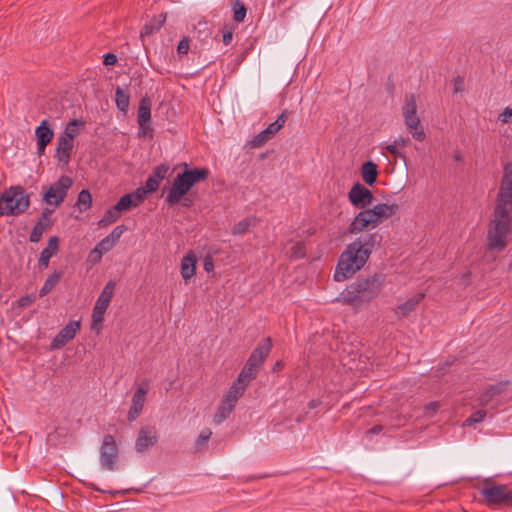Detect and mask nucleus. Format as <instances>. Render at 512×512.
I'll return each instance as SVG.
<instances>
[{"label":"nucleus","instance_id":"bb28decb","mask_svg":"<svg viewBox=\"0 0 512 512\" xmlns=\"http://www.w3.org/2000/svg\"><path fill=\"white\" fill-rule=\"evenodd\" d=\"M361 175L365 183L373 185L377 180L378 166L372 161L365 162L361 168Z\"/></svg>","mask_w":512,"mask_h":512},{"label":"nucleus","instance_id":"9b49d317","mask_svg":"<svg viewBox=\"0 0 512 512\" xmlns=\"http://www.w3.org/2000/svg\"><path fill=\"white\" fill-rule=\"evenodd\" d=\"M118 458V448L112 435L104 436L100 447V463L101 467L108 471L116 469V460Z\"/></svg>","mask_w":512,"mask_h":512},{"label":"nucleus","instance_id":"c03bdc74","mask_svg":"<svg viewBox=\"0 0 512 512\" xmlns=\"http://www.w3.org/2000/svg\"><path fill=\"white\" fill-rule=\"evenodd\" d=\"M147 194L148 193H146V191L142 187L137 188L133 193H128V195L132 196L134 206L140 205L146 198Z\"/></svg>","mask_w":512,"mask_h":512},{"label":"nucleus","instance_id":"a878e982","mask_svg":"<svg viewBox=\"0 0 512 512\" xmlns=\"http://www.w3.org/2000/svg\"><path fill=\"white\" fill-rule=\"evenodd\" d=\"M54 132L50 128L47 120H43L40 125L35 129V137L37 143L49 144L53 139Z\"/></svg>","mask_w":512,"mask_h":512},{"label":"nucleus","instance_id":"1a4fd4ad","mask_svg":"<svg viewBox=\"0 0 512 512\" xmlns=\"http://www.w3.org/2000/svg\"><path fill=\"white\" fill-rule=\"evenodd\" d=\"M242 395V391L237 390L236 387H229L228 391L222 398L216 413L214 414V424H221L231 415L237 404V401Z\"/></svg>","mask_w":512,"mask_h":512},{"label":"nucleus","instance_id":"aec40b11","mask_svg":"<svg viewBox=\"0 0 512 512\" xmlns=\"http://www.w3.org/2000/svg\"><path fill=\"white\" fill-rule=\"evenodd\" d=\"M74 148L72 141L59 137L57 140V148L55 158L59 163L67 165L70 162L71 154Z\"/></svg>","mask_w":512,"mask_h":512},{"label":"nucleus","instance_id":"ea45409f","mask_svg":"<svg viewBox=\"0 0 512 512\" xmlns=\"http://www.w3.org/2000/svg\"><path fill=\"white\" fill-rule=\"evenodd\" d=\"M114 206L120 213L130 209L131 207H135L132 196L128 194L123 195Z\"/></svg>","mask_w":512,"mask_h":512},{"label":"nucleus","instance_id":"412c9836","mask_svg":"<svg viewBox=\"0 0 512 512\" xmlns=\"http://www.w3.org/2000/svg\"><path fill=\"white\" fill-rule=\"evenodd\" d=\"M425 293L419 292L415 294L414 296L410 297L407 301L404 303L398 305L395 308V313L398 318H405L407 317L411 312H413L416 307L421 303V301L424 299Z\"/></svg>","mask_w":512,"mask_h":512},{"label":"nucleus","instance_id":"a211bd4d","mask_svg":"<svg viewBox=\"0 0 512 512\" xmlns=\"http://www.w3.org/2000/svg\"><path fill=\"white\" fill-rule=\"evenodd\" d=\"M259 370L260 369L257 367L250 366L248 363H246L231 387H236L237 390L242 391V394H244L249 383L256 378Z\"/></svg>","mask_w":512,"mask_h":512},{"label":"nucleus","instance_id":"cd10ccee","mask_svg":"<svg viewBox=\"0 0 512 512\" xmlns=\"http://www.w3.org/2000/svg\"><path fill=\"white\" fill-rule=\"evenodd\" d=\"M115 103L119 111L127 113L130 104V94L126 89L117 87L115 90Z\"/></svg>","mask_w":512,"mask_h":512},{"label":"nucleus","instance_id":"2f4dec72","mask_svg":"<svg viewBox=\"0 0 512 512\" xmlns=\"http://www.w3.org/2000/svg\"><path fill=\"white\" fill-rule=\"evenodd\" d=\"M62 277V272H53L44 282L42 288L40 289V296L47 295L49 292L53 290V288L58 284Z\"/></svg>","mask_w":512,"mask_h":512},{"label":"nucleus","instance_id":"7c9ffc66","mask_svg":"<svg viewBox=\"0 0 512 512\" xmlns=\"http://www.w3.org/2000/svg\"><path fill=\"white\" fill-rule=\"evenodd\" d=\"M256 225L255 217H247L236 223L232 228L233 235H243L247 233L251 226Z\"/></svg>","mask_w":512,"mask_h":512},{"label":"nucleus","instance_id":"37998d69","mask_svg":"<svg viewBox=\"0 0 512 512\" xmlns=\"http://www.w3.org/2000/svg\"><path fill=\"white\" fill-rule=\"evenodd\" d=\"M305 245L302 242L295 243L291 248V258L301 259L305 256Z\"/></svg>","mask_w":512,"mask_h":512},{"label":"nucleus","instance_id":"864d4df0","mask_svg":"<svg viewBox=\"0 0 512 512\" xmlns=\"http://www.w3.org/2000/svg\"><path fill=\"white\" fill-rule=\"evenodd\" d=\"M511 117H512V109L510 107H506L503 110V112L500 114V120L503 123H508Z\"/></svg>","mask_w":512,"mask_h":512},{"label":"nucleus","instance_id":"e2e57ef3","mask_svg":"<svg viewBox=\"0 0 512 512\" xmlns=\"http://www.w3.org/2000/svg\"><path fill=\"white\" fill-rule=\"evenodd\" d=\"M204 269L206 271H211L213 269V263L211 261L205 260Z\"/></svg>","mask_w":512,"mask_h":512},{"label":"nucleus","instance_id":"f3484780","mask_svg":"<svg viewBox=\"0 0 512 512\" xmlns=\"http://www.w3.org/2000/svg\"><path fill=\"white\" fill-rule=\"evenodd\" d=\"M52 213V210L45 208L41 212V215L39 219L37 220L36 224L34 225L29 240L32 243H37L41 240L42 235L51 227L52 220L50 218V215Z\"/></svg>","mask_w":512,"mask_h":512},{"label":"nucleus","instance_id":"5701e85b","mask_svg":"<svg viewBox=\"0 0 512 512\" xmlns=\"http://www.w3.org/2000/svg\"><path fill=\"white\" fill-rule=\"evenodd\" d=\"M151 106L152 101L149 97L145 96L139 101L137 111V122L139 127L145 128V124H148L151 120Z\"/></svg>","mask_w":512,"mask_h":512},{"label":"nucleus","instance_id":"052dcab7","mask_svg":"<svg viewBox=\"0 0 512 512\" xmlns=\"http://www.w3.org/2000/svg\"><path fill=\"white\" fill-rule=\"evenodd\" d=\"M438 406H439L438 402H431V403H429V404L426 406V411H430V410H432V411H436V410H437V408H438Z\"/></svg>","mask_w":512,"mask_h":512},{"label":"nucleus","instance_id":"4d7b16f0","mask_svg":"<svg viewBox=\"0 0 512 512\" xmlns=\"http://www.w3.org/2000/svg\"><path fill=\"white\" fill-rule=\"evenodd\" d=\"M383 430V426L382 425H375L373 426L371 429H369L367 431V434H379L380 432H382Z\"/></svg>","mask_w":512,"mask_h":512},{"label":"nucleus","instance_id":"6ab92c4d","mask_svg":"<svg viewBox=\"0 0 512 512\" xmlns=\"http://www.w3.org/2000/svg\"><path fill=\"white\" fill-rule=\"evenodd\" d=\"M59 250V238L52 236L49 238L47 246L41 251L38 264L41 269L48 267L50 259L57 254Z\"/></svg>","mask_w":512,"mask_h":512},{"label":"nucleus","instance_id":"4be33fe9","mask_svg":"<svg viewBox=\"0 0 512 512\" xmlns=\"http://www.w3.org/2000/svg\"><path fill=\"white\" fill-rule=\"evenodd\" d=\"M507 383H497L487 387L478 398L480 406H487L495 396L500 395L506 388Z\"/></svg>","mask_w":512,"mask_h":512},{"label":"nucleus","instance_id":"39448f33","mask_svg":"<svg viewBox=\"0 0 512 512\" xmlns=\"http://www.w3.org/2000/svg\"><path fill=\"white\" fill-rule=\"evenodd\" d=\"M383 281L382 275L379 274L359 278L342 293L343 302L355 307L369 303L382 290Z\"/></svg>","mask_w":512,"mask_h":512},{"label":"nucleus","instance_id":"13d9d810","mask_svg":"<svg viewBox=\"0 0 512 512\" xmlns=\"http://www.w3.org/2000/svg\"><path fill=\"white\" fill-rule=\"evenodd\" d=\"M234 34H222V41L225 45H229L233 40Z\"/></svg>","mask_w":512,"mask_h":512},{"label":"nucleus","instance_id":"c9c22d12","mask_svg":"<svg viewBox=\"0 0 512 512\" xmlns=\"http://www.w3.org/2000/svg\"><path fill=\"white\" fill-rule=\"evenodd\" d=\"M166 21V15L161 13L157 18L150 21L149 24L145 25V32H153L160 30Z\"/></svg>","mask_w":512,"mask_h":512},{"label":"nucleus","instance_id":"423d86ee","mask_svg":"<svg viewBox=\"0 0 512 512\" xmlns=\"http://www.w3.org/2000/svg\"><path fill=\"white\" fill-rule=\"evenodd\" d=\"M30 206V196L21 185L10 186L0 194V215L20 216Z\"/></svg>","mask_w":512,"mask_h":512},{"label":"nucleus","instance_id":"79ce46f5","mask_svg":"<svg viewBox=\"0 0 512 512\" xmlns=\"http://www.w3.org/2000/svg\"><path fill=\"white\" fill-rule=\"evenodd\" d=\"M116 245V243L110 239L108 236L104 237L95 247L102 252V254H105L113 249V247Z\"/></svg>","mask_w":512,"mask_h":512},{"label":"nucleus","instance_id":"20e7f679","mask_svg":"<svg viewBox=\"0 0 512 512\" xmlns=\"http://www.w3.org/2000/svg\"><path fill=\"white\" fill-rule=\"evenodd\" d=\"M397 204L379 203L373 208L360 209L347 228L352 235L375 229L398 211Z\"/></svg>","mask_w":512,"mask_h":512},{"label":"nucleus","instance_id":"0eeeda50","mask_svg":"<svg viewBox=\"0 0 512 512\" xmlns=\"http://www.w3.org/2000/svg\"><path fill=\"white\" fill-rule=\"evenodd\" d=\"M480 494L489 507H512V490L507 485L494 484L490 479H486Z\"/></svg>","mask_w":512,"mask_h":512},{"label":"nucleus","instance_id":"6e6d98bb","mask_svg":"<svg viewBox=\"0 0 512 512\" xmlns=\"http://www.w3.org/2000/svg\"><path fill=\"white\" fill-rule=\"evenodd\" d=\"M140 130H139V134L140 135H149L150 137H152V128L150 127L149 123L148 124H145V128L143 127H139Z\"/></svg>","mask_w":512,"mask_h":512},{"label":"nucleus","instance_id":"8fccbe9b","mask_svg":"<svg viewBox=\"0 0 512 512\" xmlns=\"http://www.w3.org/2000/svg\"><path fill=\"white\" fill-rule=\"evenodd\" d=\"M103 255H104V254H102V252H101V251H99L96 247H94V248L90 251L88 258H89V260H90L92 263H98V262H100V260H101V258H102V256H103Z\"/></svg>","mask_w":512,"mask_h":512},{"label":"nucleus","instance_id":"c85d7f7f","mask_svg":"<svg viewBox=\"0 0 512 512\" xmlns=\"http://www.w3.org/2000/svg\"><path fill=\"white\" fill-rule=\"evenodd\" d=\"M402 115L403 118L417 115V103L414 94H408L405 96L404 104L402 106Z\"/></svg>","mask_w":512,"mask_h":512},{"label":"nucleus","instance_id":"ddd939ff","mask_svg":"<svg viewBox=\"0 0 512 512\" xmlns=\"http://www.w3.org/2000/svg\"><path fill=\"white\" fill-rule=\"evenodd\" d=\"M350 203L357 209H367L372 205L373 193L361 183L354 184L348 192Z\"/></svg>","mask_w":512,"mask_h":512},{"label":"nucleus","instance_id":"e433bc0d","mask_svg":"<svg viewBox=\"0 0 512 512\" xmlns=\"http://www.w3.org/2000/svg\"><path fill=\"white\" fill-rule=\"evenodd\" d=\"M168 171L169 166L167 164H160L153 168L150 176L160 183L162 180L166 178Z\"/></svg>","mask_w":512,"mask_h":512},{"label":"nucleus","instance_id":"7ed1b4c3","mask_svg":"<svg viewBox=\"0 0 512 512\" xmlns=\"http://www.w3.org/2000/svg\"><path fill=\"white\" fill-rule=\"evenodd\" d=\"M184 171L179 173L173 180L171 186L163 187V195L165 194V202L169 207H174L181 203L183 207H191L192 200L186 195L190 189L197 183L205 181L210 171L208 168L188 169L187 163H183Z\"/></svg>","mask_w":512,"mask_h":512},{"label":"nucleus","instance_id":"338daca9","mask_svg":"<svg viewBox=\"0 0 512 512\" xmlns=\"http://www.w3.org/2000/svg\"><path fill=\"white\" fill-rule=\"evenodd\" d=\"M263 131H264V134L267 135L269 140L274 136L267 128L264 129Z\"/></svg>","mask_w":512,"mask_h":512},{"label":"nucleus","instance_id":"473e14b6","mask_svg":"<svg viewBox=\"0 0 512 512\" xmlns=\"http://www.w3.org/2000/svg\"><path fill=\"white\" fill-rule=\"evenodd\" d=\"M120 214L121 213L118 211V209H116L115 206H112L105 212L103 217L98 221V226L99 227L108 226L109 224L115 222L120 217Z\"/></svg>","mask_w":512,"mask_h":512},{"label":"nucleus","instance_id":"b1692460","mask_svg":"<svg viewBox=\"0 0 512 512\" xmlns=\"http://www.w3.org/2000/svg\"><path fill=\"white\" fill-rule=\"evenodd\" d=\"M404 123L414 139L418 141H423L425 139L426 135L423 127L421 126L418 115L404 118Z\"/></svg>","mask_w":512,"mask_h":512},{"label":"nucleus","instance_id":"72a5a7b5","mask_svg":"<svg viewBox=\"0 0 512 512\" xmlns=\"http://www.w3.org/2000/svg\"><path fill=\"white\" fill-rule=\"evenodd\" d=\"M76 205L80 211L89 209L92 205L91 193L86 189L82 190L78 195Z\"/></svg>","mask_w":512,"mask_h":512},{"label":"nucleus","instance_id":"6e6552de","mask_svg":"<svg viewBox=\"0 0 512 512\" xmlns=\"http://www.w3.org/2000/svg\"><path fill=\"white\" fill-rule=\"evenodd\" d=\"M73 181L69 176L62 175L51 184L43 194V201L47 205L58 207L67 196L68 190L72 187Z\"/></svg>","mask_w":512,"mask_h":512},{"label":"nucleus","instance_id":"de8ad7c7","mask_svg":"<svg viewBox=\"0 0 512 512\" xmlns=\"http://www.w3.org/2000/svg\"><path fill=\"white\" fill-rule=\"evenodd\" d=\"M268 137L266 134H264V131H261L260 133H258L257 135H255L251 141V144L253 147L255 148H259L261 146H263L267 141H268Z\"/></svg>","mask_w":512,"mask_h":512},{"label":"nucleus","instance_id":"f03ea898","mask_svg":"<svg viewBox=\"0 0 512 512\" xmlns=\"http://www.w3.org/2000/svg\"><path fill=\"white\" fill-rule=\"evenodd\" d=\"M381 241V234L373 232L361 234L349 243L339 257L334 280L337 282L345 281L360 271L367 263L374 248Z\"/></svg>","mask_w":512,"mask_h":512},{"label":"nucleus","instance_id":"3c124183","mask_svg":"<svg viewBox=\"0 0 512 512\" xmlns=\"http://www.w3.org/2000/svg\"><path fill=\"white\" fill-rule=\"evenodd\" d=\"M464 90V80L462 77L457 76L453 80V91L454 93H459Z\"/></svg>","mask_w":512,"mask_h":512},{"label":"nucleus","instance_id":"603ef678","mask_svg":"<svg viewBox=\"0 0 512 512\" xmlns=\"http://www.w3.org/2000/svg\"><path fill=\"white\" fill-rule=\"evenodd\" d=\"M117 62V56L113 53H107L103 56V64L105 66H113Z\"/></svg>","mask_w":512,"mask_h":512},{"label":"nucleus","instance_id":"69168bd1","mask_svg":"<svg viewBox=\"0 0 512 512\" xmlns=\"http://www.w3.org/2000/svg\"><path fill=\"white\" fill-rule=\"evenodd\" d=\"M282 368H283V362H282V361H277V362L274 364V366H273V370H274V371H278V370H280V369H282Z\"/></svg>","mask_w":512,"mask_h":512},{"label":"nucleus","instance_id":"5fc2aeb1","mask_svg":"<svg viewBox=\"0 0 512 512\" xmlns=\"http://www.w3.org/2000/svg\"><path fill=\"white\" fill-rule=\"evenodd\" d=\"M386 150H387L390 154H392V155H394V156H396V157H397V156H400V153H399V151H398V149H397V144H396V143H393V144L387 145V146H386Z\"/></svg>","mask_w":512,"mask_h":512},{"label":"nucleus","instance_id":"dca6fc26","mask_svg":"<svg viewBox=\"0 0 512 512\" xmlns=\"http://www.w3.org/2000/svg\"><path fill=\"white\" fill-rule=\"evenodd\" d=\"M81 328L80 320L70 321L51 342V349H60L72 340Z\"/></svg>","mask_w":512,"mask_h":512},{"label":"nucleus","instance_id":"bf43d9fd","mask_svg":"<svg viewBox=\"0 0 512 512\" xmlns=\"http://www.w3.org/2000/svg\"><path fill=\"white\" fill-rule=\"evenodd\" d=\"M48 144L37 143V153L39 156L45 153V149Z\"/></svg>","mask_w":512,"mask_h":512},{"label":"nucleus","instance_id":"774afa93","mask_svg":"<svg viewBox=\"0 0 512 512\" xmlns=\"http://www.w3.org/2000/svg\"><path fill=\"white\" fill-rule=\"evenodd\" d=\"M454 159H455L456 161H460V160H461V155H460L459 153H456V154L454 155Z\"/></svg>","mask_w":512,"mask_h":512},{"label":"nucleus","instance_id":"9d476101","mask_svg":"<svg viewBox=\"0 0 512 512\" xmlns=\"http://www.w3.org/2000/svg\"><path fill=\"white\" fill-rule=\"evenodd\" d=\"M115 283L109 281L99 295L92 312V328L100 326L104 320V314L112 300Z\"/></svg>","mask_w":512,"mask_h":512},{"label":"nucleus","instance_id":"f704fd0d","mask_svg":"<svg viewBox=\"0 0 512 512\" xmlns=\"http://www.w3.org/2000/svg\"><path fill=\"white\" fill-rule=\"evenodd\" d=\"M288 114L289 112L284 110L273 123L268 125L267 129L275 135L285 125Z\"/></svg>","mask_w":512,"mask_h":512},{"label":"nucleus","instance_id":"58836bf2","mask_svg":"<svg viewBox=\"0 0 512 512\" xmlns=\"http://www.w3.org/2000/svg\"><path fill=\"white\" fill-rule=\"evenodd\" d=\"M211 435H212V431L209 428H204L200 432V434L195 442L196 448L198 450H202L204 447H206L207 442L211 438Z\"/></svg>","mask_w":512,"mask_h":512},{"label":"nucleus","instance_id":"09e8293b","mask_svg":"<svg viewBox=\"0 0 512 512\" xmlns=\"http://www.w3.org/2000/svg\"><path fill=\"white\" fill-rule=\"evenodd\" d=\"M126 231L125 225L116 226L109 235H107L110 239H112L115 243H117L122 236V234Z\"/></svg>","mask_w":512,"mask_h":512},{"label":"nucleus","instance_id":"4c0bfd02","mask_svg":"<svg viewBox=\"0 0 512 512\" xmlns=\"http://www.w3.org/2000/svg\"><path fill=\"white\" fill-rule=\"evenodd\" d=\"M233 12V19L236 22H242L246 16L247 10L245 5L241 1L236 0V2L233 5Z\"/></svg>","mask_w":512,"mask_h":512},{"label":"nucleus","instance_id":"393cba45","mask_svg":"<svg viewBox=\"0 0 512 512\" xmlns=\"http://www.w3.org/2000/svg\"><path fill=\"white\" fill-rule=\"evenodd\" d=\"M196 256L190 252L182 258L181 261V276L187 282L190 280L196 270Z\"/></svg>","mask_w":512,"mask_h":512},{"label":"nucleus","instance_id":"f257e3e1","mask_svg":"<svg viewBox=\"0 0 512 512\" xmlns=\"http://www.w3.org/2000/svg\"><path fill=\"white\" fill-rule=\"evenodd\" d=\"M512 211V163L503 166V176L496 198L493 219L487 232L488 248L502 250L507 245V236L511 230Z\"/></svg>","mask_w":512,"mask_h":512},{"label":"nucleus","instance_id":"a19ab883","mask_svg":"<svg viewBox=\"0 0 512 512\" xmlns=\"http://www.w3.org/2000/svg\"><path fill=\"white\" fill-rule=\"evenodd\" d=\"M486 411L485 410H478L471 414L464 422L465 426H472L477 423H481L484 421L486 417Z\"/></svg>","mask_w":512,"mask_h":512},{"label":"nucleus","instance_id":"f8f14e48","mask_svg":"<svg viewBox=\"0 0 512 512\" xmlns=\"http://www.w3.org/2000/svg\"><path fill=\"white\" fill-rule=\"evenodd\" d=\"M149 385L150 381L148 379H145L141 382V384L138 386L136 391L134 392L131 400V406L128 411L127 419L130 422L135 421L139 415L142 413L146 396L149 391Z\"/></svg>","mask_w":512,"mask_h":512},{"label":"nucleus","instance_id":"4468645a","mask_svg":"<svg viewBox=\"0 0 512 512\" xmlns=\"http://www.w3.org/2000/svg\"><path fill=\"white\" fill-rule=\"evenodd\" d=\"M158 442V431L153 425H144L139 429L135 442V449L138 453H143L149 447L154 446Z\"/></svg>","mask_w":512,"mask_h":512},{"label":"nucleus","instance_id":"a18cd8bd","mask_svg":"<svg viewBox=\"0 0 512 512\" xmlns=\"http://www.w3.org/2000/svg\"><path fill=\"white\" fill-rule=\"evenodd\" d=\"M190 49V41L188 37H183L177 45V53L180 57L187 55Z\"/></svg>","mask_w":512,"mask_h":512},{"label":"nucleus","instance_id":"2eb2a0df","mask_svg":"<svg viewBox=\"0 0 512 512\" xmlns=\"http://www.w3.org/2000/svg\"><path fill=\"white\" fill-rule=\"evenodd\" d=\"M272 349V339L271 337L263 338L256 346V348L251 352L248 360L250 366L257 367L260 369L264 364L265 359L269 355Z\"/></svg>","mask_w":512,"mask_h":512},{"label":"nucleus","instance_id":"49530a36","mask_svg":"<svg viewBox=\"0 0 512 512\" xmlns=\"http://www.w3.org/2000/svg\"><path fill=\"white\" fill-rule=\"evenodd\" d=\"M159 185H160V183L157 182L156 179L149 176L146 179L144 186L142 188L146 191V193H153V192L157 191V189L159 188Z\"/></svg>","mask_w":512,"mask_h":512},{"label":"nucleus","instance_id":"0e129e2a","mask_svg":"<svg viewBox=\"0 0 512 512\" xmlns=\"http://www.w3.org/2000/svg\"><path fill=\"white\" fill-rule=\"evenodd\" d=\"M319 404H320V401H318V400H311V401L308 403V407H309L310 409H314V408H316Z\"/></svg>","mask_w":512,"mask_h":512},{"label":"nucleus","instance_id":"680f3d73","mask_svg":"<svg viewBox=\"0 0 512 512\" xmlns=\"http://www.w3.org/2000/svg\"><path fill=\"white\" fill-rule=\"evenodd\" d=\"M407 142H408V139H404V138H402V137H400V138H398V139H396V140L394 141V143H396V144H397V147H398V146H405V145L407 144Z\"/></svg>","mask_w":512,"mask_h":512},{"label":"nucleus","instance_id":"c756f323","mask_svg":"<svg viewBox=\"0 0 512 512\" xmlns=\"http://www.w3.org/2000/svg\"><path fill=\"white\" fill-rule=\"evenodd\" d=\"M79 125L85 126V122L81 121V120H77V119L70 121L66 125L61 137H64L65 139L73 142L74 138L79 135V129H78Z\"/></svg>","mask_w":512,"mask_h":512}]
</instances>
